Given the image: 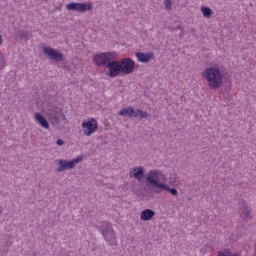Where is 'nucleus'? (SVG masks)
<instances>
[{"instance_id": "3", "label": "nucleus", "mask_w": 256, "mask_h": 256, "mask_svg": "<svg viewBox=\"0 0 256 256\" xmlns=\"http://www.w3.org/2000/svg\"><path fill=\"white\" fill-rule=\"evenodd\" d=\"M202 77L212 91H217L223 86V70L219 66L206 67L202 72Z\"/></svg>"}, {"instance_id": "12", "label": "nucleus", "mask_w": 256, "mask_h": 256, "mask_svg": "<svg viewBox=\"0 0 256 256\" xmlns=\"http://www.w3.org/2000/svg\"><path fill=\"white\" fill-rule=\"evenodd\" d=\"M135 55L139 63H151L155 59L153 52H137Z\"/></svg>"}, {"instance_id": "15", "label": "nucleus", "mask_w": 256, "mask_h": 256, "mask_svg": "<svg viewBox=\"0 0 256 256\" xmlns=\"http://www.w3.org/2000/svg\"><path fill=\"white\" fill-rule=\"evenodd\" d=\"M121 117H135V108L127 107L118 113Z\"/></svg>"}, {"instance_id": "19", "label": "nucleus", "mask_w": 256, "mask_h": 256, "mask_svg": "<svg viewBox=\"0 0 256 256\" xmlns=\"http://www.w3.org/2000/svg\"><path fill=\"white\" fill-rule=\"evenodd\" d=\"M134 117H140V119H147L149 112L143 110H135Z\"/></svg>"}, {"instance_id": "5", "label": "nucleus", "mask_w": 256, "mask_h": 256, "mask_svg": "<svg viewBox=\"0 0 256 256\" xmlns=\"http://www.w3.org/2000/svg\"><path fill=\"white\" fill-rule=\"evenodd\" d=\"M117 59L116 52H101L94 56L93 61L97 67H107L109 69V64L113 63Z\"/></svg>"}, {"instance_id": "4", "label": "nucleus", "mask_w": 256, "mask_h": 256, "mask_svg": "<svg viewBox=\"0 0 256 256\" xmlns=\"http://www.w3.org/2000/svg\"><path fill=\"white\" fill-rule=\"evenodd\" d=\"M98 229L101 231V234L108 245L111 247L117 246V234H115V230L113 229L111 223L101 222L100 225H98Z\"/></svg>"}, {"instance_id": "9", "label": "nucleus", "mask_w": 256, "mask_h": 256, "mask_svg": "<svg viewBox=\"0 0 256 256\" xmlns=\"http://www.w3.org/2000/svg\"><path fill=\"white\" fill-rule=\"evenodd\" d=\"M46 115L48 119H50L52 125H58L61 121H67V117H65V114L61 109L49 110Z\"/></svg>"}, {"instance_id": "21", "label": "nucleus", "mask_w": 256, "mask_h": 256, "mask_svg": "<svg viewBox=\"0 0 256 256\" xmlns=\"http://www.w3.org/2000/svg\"><path fill=\"white\" fill-rule=\"evenodd\" d=\"M7 66V62L5 61V56L0 52V71H3Z\"/></svg>"}, {"instance_id": "6", "label": "nucleus", "mask_w": 256, "mask_h": 256, "mask_svg": "<svg viewBox=\"0 0 256 256\" xmlns=\"http://www.w3.org/2000/svg\"><path fill=\"white\" fill-rule=\"evenodd\" d=\"M83 161V156H78L72 160H66V159H59L57 161L58 167H57V172L58 173H63V171H71L79 165Z\"/></svg>"}, {"instance_id": "23", "label": "nucleus", "mask_w": 256, "mask_h": 256, "mask_svg": "<svg viewBox=\"0 0 256 256\" xmlns=\"http://www.w3.org/2000/svg\"><path fill=\"white\" fill-rule=\"evenodd\" d=\"M3 45V35L0 34V46Z\"/></svg>"}, {"instance_id": "10", "label": "nucleus", "mask_w": 256, "mask_h": 256, "mask_svg": "<svg viewBox=\"0 0 256 256\" xmlns=\"http://www.w3.org/2000/svg\"><path fill=\"white\" fill-rule=\"evenodd\" d=\"M42 52L53 61H64L65 59L59 50L51 48L50 46L42 47Z\"/></svg>"}, {"instance_id": "18", "label": "nucleus", "mask_w": 256, "mask_h": 256, "mask_svg": "<svg viewBox=\"0 0 256 256\" xmlns=\"http://www.w3.org/2000/svg\"><path fill=\"white\" fill-rule=\"evenodd\" d=\"M200 11L205 19H211L213 17V10L207 6H201Z\"/></svg>"}, {"instance_id": "13", "label": "nucleus", "mask_w": 256, "mask_h": 256, "mask_svg": "<svg viewBox=\"0 0 256 256\" xmlns=\"http://www.w3.org/2000/svg\"><path fill=\"white\" fill-rule=\"evenodd\" d=\"M34 121H36V123H38V125L43 129H49V122L41 113L36 112L34 114Z\"/></svg>"}, {"instance_id": "16", "label": "nucleus", "mask_w": 256, "mask_h": 256, "mask_svg": "<svg viewBox=\"0 0 256 256\" xmlns=\"http://www.w3.org/2000/svg\"><path fill=\"white\" fill-rule=\"evenodd\" d=\"M169 183L173 187H177V185H180L181 179L179 178V175L175 172L170 173L169 175Z\"/></svg>"}, {"instance_id": "17", "label": "nucleus", "mask_w": 256, "mask_h": 256, "mask_svg": "<svg viewBox=\"0 0 256 256\" xmlns=\"http://www.w3.org/2000/svg\"><path fill=\"white\" fill-rule=\"evenodd\" d=\"M241 219H250L251 218V208L249 206H244L240 209Z\"/></svg>"}, {"instance_id": "11", "label": "nucleus", "mask_w": 256, "mask_h": 256, "mask_svg": "<svg viewBox=\"0 0 256 256\" xmlns=\"http://www.w3.org/2000/svg\"><path fill=\"white\" fill-rule=\"evenodd\" d=\"M130 177L136 179V181H141L145 175V168L143 166H136L129 169Z\"/></svg>"}, {"instance_id": "24", "label": "nucleus", "mask_w": 256, "mask_h": 256, "mask_svg": "<svg viewBox=\"0 0 256 256\" xmlns=\"http://www.w3.org/2000/svg\"><path fill=\"white\" fill-rule=\"evenodd\" d=\"M3 213V208L0 206V215Z\"/></svg>"}, {"instance_id": "1", "label": "nucleus", "mask_w": 256, "mask_h": 256, "mask_svg": "<svg viewBox=\"0 0 256 256\" xmlns=\"http://www.w3.org/2000/svg\"><path fill=\"white\" fill-rule=\"evenodd\" d=\"M145 185H140L139 191L142 195L156 194L159 195L164 191H167L173 197L179 196V191L175 188H171L165 181H167V175L159 169H151L145 176Z\"/></svg>"}, {"instance_id": "20", "label": "nucleus", "mask_w": 256, "mask_h": 256, "mask_svg": "<svg viewBox=\"0 0 256 256\" xmlns=\"http://www.w3.org/2000/svg\"><path fill=\"white\" fill-rule=\"evenodd\" d=\"M164 7L166 11H172L173 10V0H164Z\"/></svg>"}, {"instance_id": "7", "label": "nucleus", "mask_w": 256, "mask_h": 256, "mask_svg": "<svg viewBox=\"0 0 256 256\" xmlns=\"http://www.w3.org/2000/svg\"><path fill=\"white\" fill-rule=\"evenodd\" d=\"M81 127L84 137H91L99 131V122L95 118H88L82 122Z\"/></svg>"}, {"instance_id": "2", "label": "nucleus", "mask_w": 256, "mask_h": 256, "mask_svg": "<svg viewBox=\"0 0 256 256\" xmlns=\"http://www.w3.org/2000/svg\"><path fill=\"white\" fill-rule=\"evenodd\" d=\"M136 69V64L131 58H123L120 61L113 60L108 64V77H119V75H131Z\"/></svg>"}, {"instance_id": "22", "label": "nucleus", "mask_w": 256, "mask_h": 256, "mask_svg": "<svg viewBox=\"0 0 256 256\" xmlns=\"http://www.w3.org/2000/svg\"><path fill=\"white\" fill-rule=\"evenodd\" d=\"M57 145L61 146V145H65V142L62 139H58L57 140Z\"/></svg>"}, {"instance_id": "25", "label": "nucleus", "mask_w": 256, "mask_h": 256, "mask_svg": "<svg viewBox=\"0 0 256 256\" xmlns=\"http://www.w3.org/2000/svg\"><path fill=\"white\" fill-rule=\"evenodd\" d=\"M42 1H49V0H42Z\"/></svg>"}, {"instance_id": "14", "label": "nucleus", "mask_w": 256, "mask_h": 256, "mask_svg": "<svg viewBox=\"0 0 256 256\" xmlns=\"http://www.w3.org/2000/svg\"><path fill=\"white\" fill-rule=\"evenodd\" d=\"M155 217V211L152 209H145L140 213L141 221H151Z\"/></svg>"}, {"instance_id": "8", "label": "nucleus", "mask_w": 256, "mask_h": 256, "mask_svg": "<svg viewBox=\"0 0 256 256\" xmlns=\"http://www.w3.org/2000/svg\"><path fill=\"white\" fill-rule=\"evenodd\" d=\"M67 11L87 13L93 10V2H70L66 5Z\"/></svg>"}]
</instances>
